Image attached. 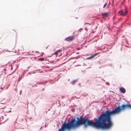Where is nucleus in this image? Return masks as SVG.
<instances>
[{"label": "nucleus", "mask_w": 131, "mask_h": 131, "mask_svg": "<svg viewBox=\"0 0 131 131\" xmlns=\"http://www.w3.org/2000/svg\"><path fill=\"white\" fill-rule=\"evenodd\" d=\"M77 80H74L72 82V85H74V84L77 82Z\"/></svg>", "instance_id": "9"}, {"label": "nucleus", "mask_w": 131, "mask_h": 131, "mask_svg": "<svg viewBox=\"0 0 131 131\" xmlns=\"http://www.w3.org/2000/svg\"><path fill=\"white\" fill-rule=\"evenodd\" d=\"M80 48H76V50H80Z\"/></svg>", "instance_id": "13"}, {"label": "nucleus", "mask_w": 131, "mask_h": 131, "mask_svg": "<svg viewBox=\"0 0 131 131\" xmlns=\"http://www.w3.org/2000/svg\"><path fill=\"white\" fill-rule=\"evenodd\" d=\"M39 60H40L41 61H43L44 60V59L42 58H41L39 59Z\"/></svg>", "instance_id": "11"}, {"label": "nucleus", "mask_w": 131, "mask_h": 131, "mask_svg": "<svg viewBox=\"0 0 131 131\" xmlns=\"http://www.w3.org/2000/svg\"><path fill=\"white\" fill-rule=\"evenodd\" d=\"M120 91L122 93H125L126 90L125 89L123 88H119Z\"/></svg>", "instance_id": "7"}, {"label": "nucleus", "mask_w": 131, "mask_h": 131, "mask_svg": "<svg viewBox=\"0 0 131 131\" xmlns=\"http://www.w3.org/2000/svg\"><path fill=\"white\" fill-rule=\"evenodd\" d=\"M96 55V54H94L92 56L90 57L89 58H88V59H92Z\"/></svg>", "instance_id": "8"}, {"label": "nucleus", "mask_w": 131, "mask_h": 131, "mask_svg": "<svg viewBox=\"0 0 131 131\" xmlns=\"http://www.w3.org/2000/svg\"><path fill=\"white\" fill-rule=\"evenodd\" d=\"M61 52L62 50L61 49H59L54 52L53 54L55 55L56 56H57L59 53H60Z\"/></svg>", "instance_id": "6"}, {"label": "nucleus", "mask_w": 131, "mask_h": 131, "mask_svg": "<svg viewBox=\"0 0 131 131\" xmlns=\"http://www.w3.org/2000/svg\"><path fill=\"white\" fill-rule=\"evenodd\" d=\"M21 77L20 78L18 79V81H19L20 80H21Z\"/></svg>", "instance_id": "14"}, {"label": "nucleus", "mask_w": 131, "mask_h": 131, "mask_svg": "<svg viewBox=\"0 0 131 131\" xmlns=\"http://www.w3.org/2000/svg\"><path fill=\"white\" fill-rule=\"evenodd\" d=\"M4 104V103H0V108H4L3 106V105Z\"/></svg>", "instance_id": "10"}, {"label": "nucleus", "mask_w": 131, "mask_h": 131, "mask_svg": "<svg viewBox=\"0 0 131 131\" xmlns=\"http://www.w3.org/2000/svg\"><path fill=\"white\" fill-rule=\"evenodd\" d=\"M37 84H41V82H39L38 83H37Z\"/></svg>", "instance_id": "15"}, {"label": "nucleus", "mask_w": 131, "mask_h": 131, "mask_svg": "<svg viewBox=\"0 0 131 131\" xmlns=\"http://www.w3.org/2000/svg\"><path fill=\"white\" fill-rule=\"evenodd\" d=\"M107 4V3H105L104 5V6L103 7V8H104V7H105L106 6V5Z\"/></svg>", "instance_id": "12"}, {"label": "nucleus", "mask_w": 131, "mask_h": 131, "mask_svg": "<svg viewBox=\"0 0 131 131\" xmlns=\"http://www.w3.org/2000/svg\"><path fill=\"white\" fill-rule=\"evenodd\" d=\"M131 109V105L130 104H123L121 106H118L115 107L114 110L111 112L112 115L118 114L121 112L126 110Z\"/></svg>", "instance_id": "2"}, {"label": "nucleus", "mask_w": 131, "mask_h": 131, "mask_svg": "<svg viewBox=\"0 0 131 131\" xmlns=\"http://www.w3.org/2000/svg\"><path fill=\"white\" fill-rule=\"evenodd\" d=\"M127 13V11L125 9H122L119 12V14L123 16H125Z\"/></svg>", "instance_id": "3"}, {"label": "nucleus", "mask_w": 131, "mask_h": 131, "mask_svg": "<svg viewBox=\"0 0 131 131\" xmlns=\"http://www.w3.org/2000/svg\"><path fill=\"white\" fill-rule=\"evenodd\" d=\"M75 39L74 37L73 36H69L65 38V40L68 42L72 41Z\"/></svg>", "instance_id": "4"}, {"label": "nucleus", "mask_w": 131, "mask_h": 131, "mask_svg": "<svg viewBox=\"0 0 131 131\" xmlns=\"http://www.w3.org/2000/svg\"><path fill=\"white\" fill-rule=\"evenodd\" d=\"M111 115H112L111 111L110 110H106L105 113L101 114L98 118L96 119L95 122L92 120L84 119L81 116L80 118L77 117V121L75 118L72 119L67 123L65 121L58 131H64L66 130L70 131L72 129H76L82 124H84L85 127L88 125H91L97 128L109 129L113 125L111 117Z\"/></svg>", "instance_id": "1"}, {"label": "nucleus", "mask_w": 131, "mask_h": 131, "mask_svg": "<svg viewBox=\"0 0 131 131\" xmlns=\"http://www.w3.org/2000/svg\"><path fill=\"white\" fill-rule=\"evenodd\" d=\"M79 53V52H77V54H78Z\"/></svg>", "instance_id": "16"}, {"label": "nucleus", "mask_w": 131, "mask_h": 131, "mask_svg": "<svg viewBox=\"0 0 131 131\" xmlns=\"http://www.w3.org/2000/svg\"><path fill=\"white\" fill-rule=\"evenodd\" d=\"M108 13H102L101 14V16H102L103 18H105L108 17Z\"/></svg>", "instance_id": "5"}]
</instances>
